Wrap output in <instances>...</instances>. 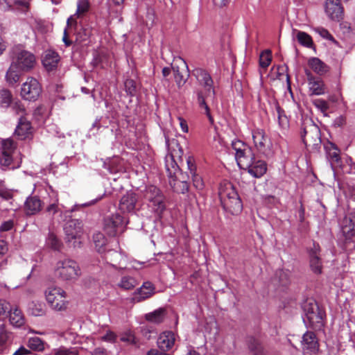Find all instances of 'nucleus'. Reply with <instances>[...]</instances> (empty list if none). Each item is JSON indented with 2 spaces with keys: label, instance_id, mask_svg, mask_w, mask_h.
Listing matches in <instances>:
<instances>
[{
  "label": "nucleus",
  "instance_id": "33",
  "mask_svg": "<svg viewBox=\"0 0 355 355\" xmlns=\"http://www.w3.org/2000/svg\"><path fill=\"white\" fill-rule=\"evenodd\" d=\"M103 258L106 263L110 264L114 268H116L120 263L122 256L117 251L114 250H110L105 252Z\"/></svg>",
  "mask_w": 355,
  "mask_h": 355
},
{
  "label": "nucleus",
  "instance_id": "45",
  "mask_svg": "<svg viewBox=\"0 0 355 355\" xmlns=\"http://www.w3.org/2000/svg\"><path fill=\"white\" fill-rule=\"evenodd\" d=\"M272 57L270 50L263 51L259 57V65L262 68H267L271 62Z\"/></svg>",
  "mask_w": 355,
  "mask_h": 355
},
{
  "label": "nucleus",
  "instance_id": "28",
  "mask_svg": "<svg viewBox=\"0 0 355 355\" xmlns=\"http://www.w3.org/2000/svg\"><path fill=\"white\" fill-rule=\"evenodd\" d=\"M167 314L165 308H159L153 312L148 313L145 315V319L152 323L160 324L163 322Z\"/></svg>",
  "mask_w": 355,
  "mask_h": 355
},
{
  "label": "nucleus",
  "instance_id": "49",
  "mask_svg": "<svg viewBox=\"0 0 355 355\" xmlns=\"http://www.w3.org/2000/svg\"><path fill=\"white\" fill-rule=\"evenodd\" d=\"M319 306L318 304L314 301H309L304 303L303 305V310L304 312V317L310 315V313L318 311Z\"/></svg>",
  "mask_w": 355,
  "mask_h": 355
},
{
  "label": "nucleus",
  "instance_id": "38",
  "mask_svg": "<svg viewBox=\"0 0 355 355\" xmlns=\"http://www.w3.org/2000/svg\"><path fill=\"white\" fill-rule=\"evenodd\" d=\"M13 101L12 94L9 89L0 90V106L4 108L8 107Z\"/></svg>",
  "mask_w": 355,
  "mask_h": 355
},
{
  "label": "nucleus",
  "instance_id": "55",
  "mask_svg": "<svg viewBox=\"0 0 355 355\" xmlns=\"http://www.w3.org/2000/svg\"><path fill=\"white\" fill-rule=\"evenodd\" d=\"M189 176L187 174L181 173V177H179V181L181 182V185H179V188L181 187L182 193L184 194L185 192L189 190V184L187 182Z\"/></svg>",
  "mask_w": 355,
  "mask_h": 355
},
{
  "label": "nucleus",
  "instance_id": "51",
  "mask_svg": "<svg viewBox=\"0 0 355 355\" xmlns=\"http://www.w3.org/2000/svg\"><path fill=\"white\" fill-rule=\"evenodd\" d=\"M10 304L4 300H0V319L6 318L10 311Z\"/></svg>",
  "mask_w": 355,
  "mask_h": 355
},
{
  "label": "nucleus",
  "instance_id": "60",
  "mask_svg": "<svg viewBox=\"0 0 355 355\" xmlns=\"http://www.w3.org/2000/svg\"><path fill=\"white\" fill-rule=\"evenodd\" d=\"M46 211L51 215H54L55 213L58 211V203L53 202L49 205L46 209Z\"/></svg>",
  "mask_w": 355,
  "mask_h": 355
},
{
  "label": "nucleus",
  "instance_id": "30",
  "mask_svg": "<svg viewBox=\"0 0 355 355\" xmlns=\"http://www.w3.org/2000/svg\"><path fill=\"white\" fill-rule=\"evenodd\" d=\"M275 110L277 112V121L279 128L283 132L288 130L289 128V121L285 114L284 110L281 108L278 104L275 105Z\"/></svg>",
  "mask_w": 355,
  "mask_h": 355
},
{
  "label": "nucleus",
  "instance_id": "46",
  "mask_svg": "<svg viewBox=\"0 0 355 355\" xmlns=\"http://www.w3.org/2000/svg\"><path fill=\"white\" fill-rule=\"evenodd\" d=\"M92 35L89 28L82 27L76 33V40L79 42L87 41Z\"/></svg>",
  "mask_w": 355,
  "mask_h": 355
},
{
  "label": "nucleus",
  "instance_id": "64",
  "mask_svg": "<svg viewBox=\"0 0 355 355\" xmlns=\"http://www.w3.org/2000/svg\"><path fill=\"white\" fill-rule=\"evenodd\" d=\"M54 355H76L75 353H73V352H71L68 349H61L58 351H57Z\"/></svg>",
  "mask_w": 355,
  "mask_h": 355
},
{
  "label": "nucleus",
  "instance_id": "37",
  "mask_svg": "<svg viewBox=\"0 0 355 355\" xmlns=\"http://www.w3.org/2000/svg\"><path fill=\"white\" fill-rule=\"evenodd\" d=\"M182 69V72H179V85L184 84L190 76L188 66L184 59L179 58V69Z\"/></svg>",
  "mask_w": 355,
  "mask_h": 355
},
{
  "label": "nucleus",
  "instance_id": "42",
  "mask_svg": "<svg viewBox=\"0 0 355 355\" xmlns=\"http://www.w3.org/2000/svg\"><path fill=\"white\" fill-rule=\"evenodd\" d=\"M248 347L254 352V355H266L262 346L257 340L250 338L248 340Z\"/></svg>",
  "mask_w": 355,
  "mask_h": 355
},
{
  "label": "nucleus",
  "instance_id": "59",
  "mask_svg": "<svg viewBox=\"0 0 355 355\" xmlns=\"http://www.w3.org/2000/svg\"><path fill=\"white\" fill-rule=\"evenodd\" d=\"M14 223L12 220L3 222L0 226V232H7L12 229Z\"/></svg>",
  "mask_w": 355,
  "mask_h": 355
},
{
  "label": "nucleus",
  "instance_id": "48",
  "mask_svg": "<svg viewBox=\"0 0 355 355\" xmlns=\"http://www.w3.org/2000/svg\"><path fill=\"white\" fill-rule=\"evenodd\" d=\"M124 86L125 92L128 95L130 96H134L136 95L137 86L135 80L132 79H127L124 83Z\"/></svg>",
  "mask_w": 355,
  "mask_h": 355
},
{
  "label": "nucleus",
  "instance_id": "20",
  "mask_svg": "<svg viewBox=\"0 0 355 355\" xmlns=\"http://www.w3.org/2000/svg\"><path fill=\"white\" fill-rule=\"evenodd\" d=\"M154 290L155 287L152 283L149 282H144L141 287L134 293L132 300L136 302L145 300L154 294Z\"/></svg>",
  "mask_w": 355,
  "mask_h": 355
},
{
  "label": "nucleus",
  "instance_id": "39",
  "mask_svg": "<svg viewBox=\"0 0 355 355\" xmlns=\"http://www.w3.org/2000/svg\"><path fill=\"white\" fill-rule=\"evenodd\" d=\"M295 37L297 42L304 46L311 47L313 45L311 37L305 32L296 31Z\"/></svg>",
  "mask_w": 355,
  "mask_h": 355
},
{
  "label": "nucleus",
  "instance_id": "2",
  "mask_svg": "<svg viewBox=\"0 0 355 355\" xmlns=\"http://www.w3.org/2000/svg\"><path fill=\"white\" fill-rule=\"evenodd\" d=\"M219 196L223 208L232 214L236 215L241 211L243 208L241 200L230 183L227 182L220 186Z\"/></svg>",
  "mask_w": 355,
  "mask_h": 355
},
{
  "label": "nucleus",
  "instance_id": "44",
  "mask_svg": "<svg viewBox=\"0 0 355 355\" xmlns=\"http://www.w3.org/2000/svg\"><path fill=\"white\" fill-rule=\"evenodd\" d=\"M30 349L35 351H42L44 349L43 341L38 337L31 338L28 342Z\"/></svg>",
  "mask_w": 355,
  "mask_h": 355
},
{
  "label": "nucleus",
  "instance_id": "24",
  "mask_svg": "<svg viewBox=\"0 0 355 355\" xmlns=\"http://www.w3.org/2000/svg\"><path fill=\"white\" fill-rule=\"evenodd\" d=\"M42 208V201L37 196L28 197L24 204V211L26 215H34Z\"/></svg>",
  "mask_w": 355,
  "mask_h": 355
},
{
  "label": "nucleus",
  "instance_id": "9",
  "mask_svg": "<svg viewBox=\"0 0 355 355\" xmlns=\"http://www.w3.org/2000/svg\"><path fill=\"white\" fill-rule=\"evenodd\" d=\"M42 92V87L40 83L34 78H28L22 84L21 88V97L29 101H35L40 96Z\"/></svg>",
  "mask_w": 355,
  "mask_h": 355
},
{
  "label": "nucleus",
  "instance_id": "31",
  "mask_svg": "<svg viewBox=\"0 0 355 355\" xmlns=\"http://www.w3.org/2000/svg\"><path fill=\"white\" fill-rule=\"evenodd\" d=\"M308 64L312 70L320 75H322L328 71V67L318 58L309 59Z\"/></svg>",
  "mask_w": 355,
  "mask_h": 355
},
{
  "label": "nucleus",
  "instance_id": "27",
  "mask_svg": "<svg viewBox=\"0 0 355 355\" xmlns=\"http://www.w3.org/2000/svg\"><path fill=\"white\" fill-rule=\"evenodd\" d=\"M60 60L59 55L54 51H47L42 60L44 68L50 71L56 69Z\"/></svg>",
  "mask_w": 355,
  "mask_h": 355
},
{
  "label": "nucleus",
  "instance_id": "25",
  "mask_svg": "<svg viewBox=\"0 0 355 355\" xmlns=\"http://www.w3.org/2000/svg\"><path fill=\"white\" fill-rule=\"evenodd\" d=\"M245 170H248V173L254 178H260L263 175L267 170L266 164L262 160L252 159V164L250 167H246Z\"/></svg>",
  "mask_w": 355,
  "mask_h": 355
},
{
  "label": "nucleus",
  "instance_id": "3",
  "mask_svg": "<svg viewBox=\"0 0 355 355\" xmlns=\"http://www.w3.org/2000/svg\"><path fill=\"white\" fill-rule=\"evenodd\" d=\"M54 274L57 279L64 282H75L81 275L78 263L71 259H64L57 261Z\"/></svg>",
  "mask_w": 355,
  "mask_h": 355
},
{
  "label": "nucleus",
  "instance_id": "17",
  "mask_svg": "<svg viewBox=\"0 0 355 355\" xmlns=\"http://www.w3.org/2000/svg\"><path fill=\"white\" fill-rule=\"evenodd\" d=\"M308 78L309 91L311 95H322L326 92V87L324 82L320 78L313 77L311 73L306 71Z\"/></svg>",
  "mask_w": 355,
  "mask_h": 355
},
{
  "label": "nucleus",
  "instance_id": "61",
  "mask_svg": "<svg viewBox=\"0 0 355 355\" xmlns=\"http://www.w3.org/2000/svg\"><path fill=\"white\" fill-rule=\"evenodd\" d=\"M8 338V334L3 329H0V346H3Z\"/></svg>",
  "mask_w": 355,
  "mask_h": 355
},
{
  "label": "nucleus",
  "instance_id": "1",
  "mask_svg": "<svg viewBox=\"0 0 355 355\" xmlns=\"http://www.w3.org/2000/svg\"><path fill=\"white\" fill-rule=\"evenodd\" d=\"M194 75L199 84L203 87V90H198L196 92L198 104L201 110H204V113L210 123L213 124L214 121L210 112L209 103L213 106H217L214 81L210 74L202 69H196Z\"/></svg>",
  "mask_w": 355,
  "mask_h": 355
},
{
  "label": "nucleus",
  "instance_id": "50",
  "mask_svg": "<svg viewBox=\"0 0 355 355\" xmlns=\"http://www.w3.org/2000/svg\"><path fill=\"white\" fill-rule=\"evenodd\" d=\"M1 153L12 154L15 149V145L12 139H6L2 143Z\"/></svg>",
  "mask_w": 355,
  "mask_h": 355
},
{
  "label": "nucleus",
  "instance_id": "4",
  "mask_svg": "<svg viewBox=\"0 0 355 355\" xmlns=\"http://www.w3.org/2000/svg\"><path fill=\"white\" fill-rule=\"evenodd\" d=\"M232 148L234 151L238 166L242 169L250 167L254 158L251 148L239 140L232 141Z\"/></svg>",
  "mask_w": 355,
  "mask_h": 355
},
{
  "label": "nucleus",
  "instance_id": "58",
  "mask_svg": "<svg viewBox=\"0 0 355 355\" xmlns=\"http://www.w3.org/2000/svg\"><path fill=\"white\" fill-rule=\"evenodd\" d=\"M193 177V182L194 187L198 189H202L203 188V182L200 177L194 173V174H191Z\"/></svg>",
  "mask_w": 355,
  "mask_h": 355
},
{
  "label": "nucleus",
  "instance_id": "7",
  "mask_svg": "<svg viewBox=\"0 0 355 355\" xmlns=\"http://www.w3.org/2000/svg\"><path fill=\"white\" fill-rule=\"evenodd\" d=\"M128 221L119 214H114L104 219V230L110 236H116L125 230Z\"/></svg>",
  "mask_w": 355,
  "mask_h": 355
},
{
  "label": "nucleus",
  "instance_id": "8",
  "mask_svg": "<svg viewBox=\"0 0 355 355\" xmlns=\"http://www.w3.org/2000/svg\"><path fill=\"white\" fill-rule=\"evenodd\" d=\"M309 263L310 270L315 275L322 272L323 262L321 258V248L318 243L313 242L312 246L308 249Z\"/></svg>",
  "mask_w": 355,
  "mask_h": 355
},
{
  "label": "nucleus",
  "instance_id": "18",
  "mask_svg": "<svg viewBox=\"0 0 355 355\" xmlns=\"http://www.w3.org/2000/svg\"><path fill=\"white\" fill-rule=\"evenodd\" d=\"M302 346L304 352L315 353L318 351L319 344L315 333L306 331L304 334L302 340Z\"/></svg>",
  "mask_w": 355,
  "mask_h": 355
},
{
  "label": "nucleus",
  "instance_id": "22",
  "mask_svg": "<svg viewBox=\"0 0 355 355\" xmlns=\"http://www.w3.org/2000/svg\"><path fill=\"white\" fill-rule=\"evenodd\" d=\"M175 341V338L173 332L164 331L159 335L157 343L161 350L166 352L174 345Z\"/></svg>",
  "mask_w": 355,
  "mask_h": 355
},
{
  "label": "nucleus",
  "instance_id": "16",
  "mask_svg": "<svg viewBox=\"0 0 355 355\" xmlns=\"http://www.w3.org/2000/svg\"><path fill=\"white\" fill-rule=\"evenodd\" d=\"M301 137L306 146L317 145L320 141V130L314 125L304 128L301 131Z\"/></svg>",
  "mask_w": 355,
  "mask_h": 355
},
{
  "label": "nucleus",
  "instance_id": "5",
  "mask_svg": "<svg viewBox=\"0 0 355 355\" xmlns=\"http://www.w3.org/2000/svg\"><path fill=\"white\" fill-rule=\"evenodd\" d=\"M45 296L52 309L56 311L67 309L68 304L67 293L62 288L57 286L49 287L45 291Z\"/></svg>",
  "mask_w": 355,
  "mask_h": 355
},
{
  "label": "nucleus",
  "instance_id": "47",
  "mask_svg": "<svg viewBox=\"0 0 355 355\" xmlns=\"http://www.w3.org/2000/svg\"><path fill=\"white\" fill-rule=\"evenodd\" d=\"M10 106L17 114H19L21 116H24L26 114L24 105L21 101L18 99L13 100Z\"/></svg>",
  "mask_w": 355,
  "mask_h": 355
},
{
  "label": "nucleus",
  "instance_id": "41",
  "mask_svg": "<svg viewBox=\"0 0 355 355\" xmlns=\"http://www.w3.org/2000/svg\"><path fill=\"white\" fill-rule=\"evenodd\" d=\"M46 243L51 249L58 251H60L63 245L61 240L52 232L49 234Z\"/></svg>",
  "mask_w": 355,
  "mask_h": 355
},
{
  "label": "nucleus",
  "instance_id": "62",
  "mask_svg": "<svg viewBox=\"0 0 355 355\" xmlns=\"http://www.w3.org/2000/svg\"><path fill=\"white\" fill-rule=\"evenodd\" d=\"M8 250V247L7 243L3 241H0V257L5 254Z\"/></svg>",
  "mask_w": 355,
  "mask_h": 355
},
{
  "label": "nucleus",
  "instance_id": "23",
  "mask_svg": "<svg viewBox=\"0 0 355 355\" xmlns=\"http://www.w3.org/2000/svg\"><path fill=\"white\" fill-rule=\"evenodd\" d=\"M325 148L327 159L330 162L331 168L334 171H336V167L337 166H340L339 163L342 160V157L340 156V150L334 144L331 143L327 146Z\"/></svg>",
  "mask_w": 355,
  "mask_h": 355
},
{
  "label": "nucleus",
  "instance_id": "52",
  "mask_svg": "<svg viewBox=\"0 0 355 355\" xmlns=\"http://www.w3.org/2000/svg\"><path fill=\"white\" fill-rule=\"evenodd\" d=\"M313 104L318 110H319L321 112L324 114H326V112L329 108L328 103L323 99H315L313 101Z\"/></svg>",
  "mask_w": 355,
  "mask_h": 355
},
{
  "label": "nucleus",
  "instance_id": "40",
  "mask_svg": "<svg viewBox=\"0 0 355 355\" xmlns=\"http://www.w3.org/2000/svg\"><path fill=\"white\" fill-rule=\"evenodd\" d=\"M90 3L89 0H78L77 10L74 16L79 18L85 15L89 10Z\"/></svg>",
  "mask_w": 355,
  "mask_h": 355
},
{
  "label": "nucleus",
  "instance_id": "14",
  "mask_svg": "<svg viewBox=\"0 0 355 355\" xmlns=\"http://www.w3.org/2000/svg\"><path fill=\"white\" fill-rule=\"evenodd\" d=\"M325 12L332 20L339 21L343 17V8L340 0H326Z\"/></svg>",
  "mask_w": 355,
  "mask_h": 355
},
{
  "label": "nucleus",
  "instance_id": "6",
  "mask_svg": "<svg viewBox=\"0 0 355 355\" xmlns=\"http://www.w3.org/2000/svg\"><path fill=\"white\" fill-rule=\"evenodd\" d=\"M65 240L67 243H72V246L76 248L80 243L79 241L83 234V223L78 219L69 220L64 226Z\"/></svg>",
  "mask_w": 355,
  "mask_h": 355
},
{
  "label": "nucleus",
  "instance_id": "63",
  "mask_svg": "<svg viewBox=\"0 0 355 355\" xmlns=\"http://www.w3.org/2000/svg\"><path fill=\"white\" fill-rule=\"evenodd\" d=\"M31 353L30 350L27 349L24 347H19L13 355H26Z\"/></svg>",
  "mask_w": 355,
  "mask_h": 355
},
{
  "label": "nucleus",
  "instance_id": "19",
  "mask_svg": "<svg viewBox=\"0 0 355 355\" xmlns=\"http://www.w3.org/2000/svg\"><path fill=\"white\" fill-rule=\"evenodd\" d=\"M342 232L347 241L355 242V216L343 219Z\"/></svg>",
  "mask_w": 355,
  "mask_h": 355
},
{
  "label": "nucleus",
  "instance_id": "43",
  "mask_svg": "<svg viewBox=\"0 0 355 355\" xmlns=\"http://www.w3.org/2000/svg\"><path fill=\"white\" fill-rule=\"evenodd\" d=\"M137 285V281L135 278L130 276H125L121 278L119 286L125 289L130 290L135 287Z\"/></svg>",
  "mask_w": 355,
  "mask_h": 355
},
{
  "label": "nucleus",
  "instance_id": "57",
  "mask_svg": "<svg viewBox=\"0 0 355 355\" xmlns=\"http://www.w3.org/2000/svg\"><path fill=\"white\" fill-rule=\"evenodd\" d=\"M101 340L106 342L114 343L116 340V335L112 331H108L105 335L101 337Z\"/></svg>",
  "mask_w": 355,
  "mask_h": 355
},
{
  "label": "nucleus",
  "instance_id": "12",
  "mask_svg": "<svg viewBox=\"0 0 355 355\" xmlns=\"http://www.w3.org/2000/svg\"><path fill=\"white\" fill-rule=\"evenodd\" d=\"M144 197L153 206L157 207V211H162L164 209V196L159 189L157 187L153 185L148 186L146 189Z\"/></svg>",
  "mask_w": 355,
  "mask_h": 355
},
{
  "label": "nucleus",
  "instance_id": "10",
  "mask_svg": "<svg viewBox=\"0 0 355 355\" xmlns=\"http://www.w3.org/2000/svg\"><path fill=\"white\" fill-rule=\"evenodd\" d=\"M252 140L257 150L265 155L270 152V142L263 129L257 128L252 131Z\"/></svg>",
  "mask_w": 355,
  "mask_h": 355
},
{
  "label": "nucleus",
  "instance_id": "13",
  "mask_svg": "<svg viewBox=\"0 0 355 355\" xmlns=\"http://www.w3.org/2000/svg\"><path fill=\"white\" fill-rule=\"evenodd\" d=\"M12 63L15 64L19 69L28 71L34 67L35 58L31 53L27 51H21L17 53L15 61Z\"/></svg>",
  "mask_w": 355,
  "mask_h": 355
},
{
  "label": "nucleus",
  "instance_id": "21",
  "mask_svg": "<svg viewBox=\"0 0 355 355\" xmlns=\"http://www.w3.org/2000/svg\"><path fill=\"white\" fill-rule=\"evenodd\" d=\"M31 123L24 116H21L15 129V135L20 140L26 139L31 134Z\"/></svg>",
  "mask_w": 355,
  "mask_h": 355
},
{
  "label": "nucleus",
  "instance_id": "36",
  "mask_svg": "<svg viewBox=\"0 0 355 355\" xmlns=\"http://www.w3.org/2000/svg\"><path fill=\"white\" fill-rule=\"evenodd\" d=\"M93 240L98 252L100 253L105 252V250L104 248L107 243V239L104 234L101 232H97L94 234Z\"/></svg>",
  "mask_w": 355,
  "mask_h": 355
},
{
  "label": "nucleus",
  "instance_id": "54",
  "mask_svg": "<svg viewBox=\"0 0 355 355\" xmlns=\"http://www.w3.org/2000/svg\"><path fill=\"white\" fill-rule=\"evenodd\" d=\"M120 340L122 342L128 343L130 344L135 345L137 343L136 338L134 334L131 331H127L123 334L121 336Z\"/></svg>",
  "mask_w": 355,
  "mask_h": 355
},
{
  "label": "nucleus",
  "instance_id": "34",
  "mask_svg": "<svg viewBox=\"0 0 355 355\" xmlns=\"http://www.w3.org/2000/svg\"><path fill=\"white\" fill-rule=\"evenodd\" d=\"M8 313L10 323L12 325L15 327H21L24 324V318L21 310L17 308H15L13 310L10 309Z\"/></svg>",
  "mask_w": 355,
  "mask_h": 355
},
{
  "label": "nucleus",
  "instance_id": "26",
  "mask_svg": "<svg viewBox=\"0 0 355 355\" xmlns=\"http://www.w3.org/2000/svg\"><path fill=\"white\" fill-rule=\"evenodd\" d=\"M303 320L304 322H309L311 328L320 329L323 325V313L318 309V311L310 313V315L304 317Z\"/></svg>",
  "mask_w": 355,
  "mask_h": 355
},
{
  "label": "nucleus",
  "instance_id": "15",
  "mask_svg": "<svg viewBox=\"0 0 355 355\" xmlns=\"http://www.w3.org/2000/svg\"><path fill=\"white\" fill-rule=\"evenodd\" d=\"M166 170L168 177V183L171 187L175 191L177 184L176 173L178 171V164L175 157L172 154L166 156Z\"/></svg>",
  "mask_w": 355,
  "mask_h": 355
},
{
  "label": "nucleus",
  "instance_id": "53",
  "mask_svg": "<svg viewBox=\"0 0 355 355\" xmlns=\"http://www.w3.org/2000/svg\"><path fill=\"white\" fill-rule=\"evenodd\" d=\"M12 162V154L1 153L0 156V164L2 166L9 167Z\"/></svg>",
  "mask_w": 355,
  "mask_h": 355
},
{
  "label": "nucleus",
  "instance_id": "29",
  "mask_svg": "<svg viewBox=\"0 0 355 355\" xmlns=\"http://www.w3.org/2000/svg\"><path fill=\"white\" fill-rule=\"evenodd\" d=\"M340 166L336 167V170L340 169L343 173L355 174V164L351 157L345 156L342 157Z\"/></svg>",
  "mask_w": 355,
  "mask_h": 355
},
{
  "label": "nucleus",
  "instance_id": "35",
  "mask_svg": "<svg viewBox=\"0 0 355 355\" xmlns=\"http://www.w3.org/2000/svg\"><path fill=\"white\" fill-rule=\"evenodd\" d=\"M17 69V66L12 63L6 72V80L10 85H14L19 80L20 74Z\"/></svg>",
  "mask_w": 355,
  "mask_h": 355
},
{
  "label": "nucleus",
  "instance_id": "56",
  "mask_svg": "<svg viewBox=\"0 0 355 355\" xmlns=\"http://www.w3.org/2000/svg\"><path fill=\"white\" fill-rule=\"evenodd\" d=\"M187 164L188 170L190 171L191 174H194L196 171V166L195 162L194 157L191 155H188L187 157Z\"/></svg>",
  "mask_w": 355,
  "mask_h": 355
},
{
  "label": "nucleus",
  "instance_id": "32",
  "mask_svg": "<svg viewBox=\"0 0 355 355\" xmlns=\"http://www.w3.org/2000/svg\"><path fill=\"white\" fill-rule=\"evenodd\" d=\"M31 0H13L8 5L10 10H16L23 13H26L30 10Z\"/></svg>",
  "mask_w": 355,
  "mask_h": 355
},
{
  "label": "nucleus",
  "instance_id": "11",
  "mask_svg": "<svg viewBox=\"0 0 355 355\" xmlns=\"http://www.w3.org/2000/svg\"><path fill=\"white\" fill-rule=\"evenodd\" d=\"M138 201V196L132 191H127L120 199L119 209L123 214L135 213Z\"/></svg>",
  "mask_w": 355,
  "mask_h": 355
}]
</instances>
